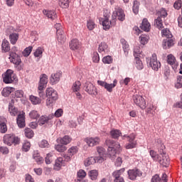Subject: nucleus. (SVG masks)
<instances>
[{"mask_svg": "<svg viewBox=\"0 0 182 182\" xmlns=\"http://www.w3.org/2000/svg\"><path fill=\"white\" fill-rule=\"evenodd\" d=\"M65 166V161H63V158L59 157L58 159L55 160V170H60V167Z\"/></svg>", "mask_w": 182, "mask_h": 182, "instance_id": "nucleus-33", "label": "nucleus"}, {"mask_svg": "<svg viewBox=\"0 0 182 182\" xmlns=\"http://www.w3.org/2000/svg\"><path fill=\"white\" fill-rule=\"evenodd\" d=\"M167 63L169 65H175L176 64V57L173 55L172 54H169L168 55Z\"/></svg>", "mask_w": 182, "mask_h": 182, "instance_id": "nucleus-57", "label": "nucleus"}, {"mask_svg": "<svg viewBox=\"0 0 182 182\" xmlns=\"http://www.w3.org/2000/svg\"><path fill=\"white\" fill-rule=\"evenodd\" d=\"M151 182H167V175L163 173L161 178H160V176L158 174H156L152 177Z\"/></svg>", "mask_w": 182, "mask_h": 182, "instance_id": "nucleus-25", "label": "nucleus"}, {"mask_svg": "<svg viewBox=\"0 0 182 182\" xmlns=\"http://www.w3.org/2000/svg\"><path fill=\"white\" fill-rule=\"evenodd\" d=\"M162 46L164 49H168L171 48V46H174V41L171 38H166L163 41Z\"/></svg>", "mask_w": 182, "mask_h": 182, "instance_id": "nucleus-27", "label": "nucleus"}, {"mask_svg": "<svg viewBox=\"0 0 182 182\" xmlns=\"http://www.w3.org/2000/svg\"><path fill=\"white\" fill-rule=\"evenodd\" d=\"M110 133L112 139H117L122 135V132L118 129L112 130Z\"/></svg>", "mask_w": 182, "mask_h": 182, "instance_id": "nucleus-49", "label": "nucleus"}, {"mask_svg": "<svg viewBox=\"0 0 182 182\" xmlns=\"http://www.w3.org/2000/svg\"><path fill=\"white\" fill-rule=\"evenodd\" d=\"M1 50L4 53L6 52H9L11 50V46L9 44V41L6 39H4L1 43Z\"/></svg>", "mask_w": 182, "mask_h": 182, "instance_id": "nucleus-28", "label": "nucleus"}, {"mask_svg": "<svg viewBox=\"0 0 182 182\" xmlns=\"http://www.w3.org/2000/svg\"><path fill=\"white\" fill-rule=\"evenodd\" d=\"M135 61H136V68L138 69V70H141L143 69V63L141 60H140V58L139 57L135 58Z\"/></svg>", "mask_w": 182, "mask_h": 182, "instance_id": "nucleus-52", "label": "nucleus"}, {"mask_svg": "<svg viewBox=\"0 0 182 182\" xmlns=\"http://www.w3.org/2000/svg\"><path fill=\"white\" fill-rule=\"evenodd\" d=\"M122 139L129 141V144L126 145V149H134L136 147V144H137V142L135 141L136 134L133 133L129 135L125 134L122 136Z\"/></svg>", "mask_w": 182, "mask_h": 182, "instance_id": "nucleus-5", "label": "nucleus"}, {"mask_svg": "<svg viewBox=\"0 0 182 182\" xmlns=\"http://www.w3.org/2000/svg\"><path fill=\"white\" fill-rule=\"evenodd\" d=\"M105 143L108 146L107 155L111 158V160H113L116 157V154L120 152V144L114 142L112 139H107Z\"/></svg>", "mask_w": 182, "mask_h": 182, "instance_id": "nucleus-2", "label": "nucleus"}, {"mask_svg": "<svg viewBox=\"0 0 182 182\" xmlns=\"http://www.w3.org/2000/svg\"><path fill=\"white\" fill-rule=\"evenodd\" d=\"M114 16H117L118 21L123 22L126 19V14H124V11L122 9H117V11L113 13Z\"/></svg>", "mask_w": 182, "mask_h": 182, "instance_id": "nucleus-19", "label": "nucleus"}, {"mask_svg": "<svg viewBox=\"0 0 182 182\" xmlns=\"http://www.w3.org/2000/svg\"><path fill=\"white\" fill-rule=\"evenodd\" d=\"M48 85V75L43 74L40 77V81L38 82V90H43Z\"/></svg>", "mask_w": 182, "mask_h": 182, "instance_id": "nucleus-15", "label": "nucleus"}, {"mask_svg": "<svg viewBox=\"0 0 182 182\" xmlns=\"http://www.w3.org/2000/svg\"><path fill=\"white\" fill-rule=\"evenodd\" d=\"M88 177L92 181L97 180V177H99V171L96 169L90 171L88 172Z\"/></svg>", "mask_w": 182, "mask_h": 182, "instance_id": "nucleus-31", "label": "nucleus"}, {"mask_svg": "<svg viewBox=\"0 0 182 182\" xmlns=\"http://www.w3.org/2000/svg\"><path fill=\"white\" fill-rule=\"evenodd\" d=\"M97 84L100 86L105 87V89H106V90L109 93H112L113 92V89H114L117 85V80H114L113 83L112 84H109L105 81L98 80Z\"/></svg>", "mask_w": 182, "mask_h": 182, "instance_id": "nucleus-8", "label": "nucleus"}, {"mask_svg": "<svg viewBox=\"0 0 182 182\" xmlns=\"http://www.w3.org/2000/svg\"><path fill=\"white\" fill-rule=\"evenodd\" d=\"M79 48H80V43H79V40L76 38L71 40L70 42V48L71 50H76L79 49Z\"/></svg>", "mask_w": 182, "mask_h": 182, "instance_id": "nucleus-26", "label": "nucleus"}, {"mask_svg": "<svg viewBox=\"0 0 182 182\" xmlns=\"http://www.w3.org/2000/svg\"><path fill=\"white\" fill-rule=\"evenodd\" d=\"M159 18H166L167 16V11L164 9H161L158 12Z\"/></svg>", "mask_w": 182, "mask_h": 182, "instance_id": "nucleus-60", "label": "nucleus"}, {"mask_svg": "<svg viewBox=\"0 0 182 182\" xmlns=\"http://www.w3.org/2000/svg\"><path fill=\"white\" fill-rule=\"evenodd\" d=\"M87 27L89 31H93L96 28V23L94 22L93 20L89 19L87 21Z\"/></svg>", "mask_w": 182, "mask_h": 182, "instance_id": "nucleus-42", "label": "nucleus"}, {"mask_svg": "<svg viewBox=\"0 0 182 182\" xmlns=\"http://www.w3.org/2000/svg\"><path fill=\"white\" fill-rule=\"evenodd\" d=\"M9 56V59L11 63H14L16 65H21V57L16 54V53L10 52Z\"/></svg>", "mask_w": 182, "mask_h": 182, "instance_id": "nucleus-17", "label": "nucleus"}, {"mask_svg": "<svg viewBox=\"0 0 182 182\" xmlns=\"http://www.w3.org/2000/svg\"><path fill=\"white\" fill-rule=\"evenodd\" d=\"M70 141H72V138H70L68 135H65L64 137H63L60 139V144H64V146L69 144V143H70Z\"/></svg>", "mask_w": 182, "mask_h": 182, "instance_id": "nucleus-39", "label": "nucleus"}, {"mask_svg": "<svg viewBox=\"0 0 182 182\" xmlns=\"http://www.w3.org/2000/svg\"><path fill=\"white\" fill-rule=\"evenodd\" d=\"M77 175L78 178H85V177H86L87 176V173L86 171H85V170L80 169L78 171Z\"/></svg>", "mask_w": 182, "mask_h": 182, "instance_id": "nucleus-62", "label": "nucleus"}, {"mask_svg": "<svg viewBox=\"0 0 182 182\" xmlns=\"http://www.w3.org/2000/svg\"><path fill=\"white\" fill-rule=\"evenodd\" d=\"M3 141L7 146H12V144L16 146L21 143V138L16 136L15 134H7L4 136Z\"/></svg>", "mask_w": 182, "mask_h": 182, "instance_id": "nucleus-3", "label": "nucleus"}, {"mask_svg": "<svg viewBox=\"0 0 182 182\" xmlns=\"http://www.w3.org/2000/svg\"><path fill=\"white\" fill-rule=\"evenodd\" d=\"M57 39L60 43H65L66 42V34H65L63 30H58Z\"/></svg>", "mask_w": 182, "mask_h": 182, "instance_id": "nucleus-23", "label": "nucleus"}, {"mask_svg": "<svg viewBox=\"0 0 182 182\" xmlns=\"http://www.w3.org/2000/svg\"><path fill=\"white\" fill-rule=\"evenodd\" d=\"M102 62L105 64L110 65L113 62V58L110 55H107L102 58Z\"/></svg>", "mask_w": 182, "mask_h": 182, "instance_id": "nucleus-56", "label": "nucleus"}, {"mask_svg": "<svg viewBox=\"0 0 182 182\" xmlns=\"http://www.w3.org/2000/svg\"><path fill=\"white\" fill-rule=\"evenodd\" d=\"M175 87H176V89H181L182 87V76L181 75H178L177 77L176 82L175 83Z\"/></svg>", "mask_w": 182, "mask_h": 182, "instance_id": "nucleus-54", "label": "nucleus"}, {"mask_svg": "<svg viewBox=\"0 0 182 182\" xmlns=\"http://www.w3.org/2000/svg\"><path fill=\"white\" fill-rule=\"evenodd\" d=\"M80 86H82V83L80 81H75L73 85V91L79 92L80 90Z\"/></svg>", "mask_w": 182, "mask_h": 182, "instance_id": "nucleus-46", "label": "nucleus"}, {"mask_svg": "<svg viewBox=\"0 0 182 182\" xmlns=\"http://www.w3.org/2000/svg\"><path fill=\"white\" fill-rule=\"evenodd\" d=\"M14 91H15V88L11 87H6L3 89L1 92V95L2 96H4V97H8V96L11 95V92Z\"/></svg>", "mask_w": 182, "mask_h": 182, "instance_id": "nucleus-34", "label": "nucleus"}, {"mask_svg": "<svg viewBox=\"0 0 182 182\" xmlns=\"http://www.w3.org/2000/svg\"><path fill=\"white\" fill-rule=\"evenodd\" d=\"M156 109L157 107L154 106L151 102H149L146 109V113L148 114H151L152 116H154V114H156L155 110H156Z\"/></svg>", "mask_w": 182, "mask_h": 182, "instance_id": "nucleus-30", "label": "nucleus"}, {"mask_svg": "<svg viewBox=\"0 0 182 182\" xmlns=\"http://www.w3.org/2000/svg\"><path fill=\"white\" fill-rule=\"evenodd\" d=\"M23 151H29L31 150V142L25 141L22 146Z\"/></svg>", "mask_w": 182, "mask_h": 182, "instance_id": "nucleus-53", "label": "nucleus"}, {"mask_svg": "<svg viewBox=\"0 0 182 182\" xmlns=\"http://www.w3.org/2000/svg\"><path fill=\"white\" fill-rule=\"evenodd\" d=\"M85 141L90 147H94V146H97L100 143V138L95 137H87L85 139Z\"/></svg>", "mask_w": 182, "mask_h": 182, "instance_id": "nucleus-14", "label": "nucleus"}, {"mask_svg": "<svg viewBox=\"0 0 182 182\" xmlns=\"http://www.w3.org/2000/svg\"><path fill=\"white\" fill-rule=\"evenodd\" d=\"M149 39H150L149 36L145 34H142L139 37L140 43H141V45H146V43H148Z\"/></svg>", "mask_w": 182, "mask_h": 182, "instance_id": "nucleus-41", "label": "nucleus"}, {"mask_svg": "<svg viewBox=\"0 0 182 182\" xmlns=\"http://www.w3.org/2000/svg\"><path fill=\"white\" fill-rule=\"evenodd\" d=\"M120 42L122 45V48L124 49V52H127V53H129V43H127V41H126V40H124V38H122L120 40Z\"/></svg>", "mask_w": 182, "mask_h": 182, "instance_id": "nucleus-44", "label": "nucleus"}, {"mask_svg": "<svg viewBox=\"0 0 182 182\" xmlns=\"http://www.w3.org/2000/svg\"><path fill=\"white\" fill-rule=\"evenodd\" d=\"M8 132V127L6 124H0V133H6Z\"/></svg>", "mask_w": 182, "mask_h": 182, "instance_id": "nucleus-64", "label": "nucleus"}, {"mask_svg": "<svg viewBox=\"0 0 182 182\" xmlns=\"http://www.w3.org/2000/svg\"><path fill=\"white\" fill-rule=\"evenodd\" d=\"M61 77H62L61 72H58L52 74L50 77V85H56V83L59 82V81L60 80Z\"/></svg>", "mask_w": 182, "mask_h": 182, "instance_id": "nucleus-18", "label": "nucleus"}, {"mask_svg": "<svg viewBox=\"0 0 182 182\" xmlns=\"http://www.w3.org/2000/svg\"><path fill=\"white\" fill-rule=\"evenodd\" d=\"M43 14L46 16L48 19L50 21H55L56 18H58V15H56V12L53 10H43Z\"/></svg>", "mask_w": 182, "mask_h": 182, "instance_id": "nucleus-21", "label": "nucleus"}, {"mask_svg": "<svg viewBox=\"0 0 182 182\" xmlns=\"http://www.w3.org/2000/svg\"><path fill=\"white\" fill-rule=\"evenodd\" d=\"M9 112L11 116H18L19 111L16 107H15L12 104L9 105Z\"/></svg>", "mask_w": 182, "mask_h": 182, "instance_id": "nucleus-36", "label": "nucleus"}, {"mask_svg": "<svg viewBox=\"0 0 182 182\" xmlns=\"http://www.w3.org/2000/svg\"><path fill=\"white\" fill-rule=\"evenodd\" d=\"M77 151H79V148H77V146H71L68 150V154L64 155L65 161H70V160H72V157H73L75 154H77Z\"/></svg>", "mask_w": 182, "mask_h": 182, "instance_id": "nucleus-10", "label": "nucleus"}, {"mask_svg": "<svg viewBox=\"0 0 182 182\" xmlns=\"http://www.w3.org/2000/svg\"><path fill=\"white\" fill-rule=\"evenodd\" d=\"M128 177L129 180H136L137 177H141L143 173L139 169H129L128 171Z\"/></svg>", "mask_w": 182, "mask_h": 182, "instance_id": "nucleus-12", "label": "nucleus"}, {"mask_svg": "<svg viewBox=\"0 0 182 182\" xmlns=\"http://www.w3.org/2000/svg\"><path fill=\"white\" fill-rule=\"evenodd\" d=\"M98 52L100 53H107L109 52V46L105 42L101 43L99 45Z\"/></svg>", "mask_w": 182, "mask_h": 182, "instance_id": "nucleus-29", "label": "nucleus"}, {"mask_svg": "<svg viewBox=\"0 0 182 182\" xmlns=\"http://www.w3.org/2000/svg\"><path fill=\"white\" fill-rule=\"evenodd\" d=\"M41 115L39 114V112H38V111L36 110H32L30 113H29V117L31 119H39V117Z\"/></svg>", "mask_w": 182, "mask_h": 182, "instance_id": "nucleus-51", "label": "nucleus"}, {"mask_svg": "<svg viewBox=\"0 0 182 182\" xmlns=\"http://www.w3.org/2000/svg\"><path fill=\"white\" fill-rule=\"evenodd\" d=\"M97 160V157L91 156L90 158H87L85 161L84 164H85V167H88V166H90L92 164H95V163H96Z\"/></svg>", "mask_w": 182, "mask_h": 182, "instance_id": "nucleus-35", "label": "nucleus"}, {"mask_svg": "<svg viewBox=\"0 0 182 182\" xmlns=\"http://www.w3.org/2000/svg\"><path fill=\"white\" fill-rule=\"evenodd\" d=\"M163 38H171L173 35L170 33V30L165 28L161 31Z\"/></svg>", "mask_w": 182, "mask_h": 182, "instance_id": "nucleus-47", "label": "nucleus"}, {"mask_svg": "<svg viewBox=\"0 0 182 182\" xmlns=\"http://www.w3.org/2000/svg\"><path fill=\"white\" fill-rule=\"evenodd\" d=\"M97 151L99 156L97 157L98 163H102L106 160V149L102 146L97 147Z\"/></svg>", "mask_w": 182, "mask_h": 182, "instance_id": "nucleus-13", "label": "nucleus"}, {"mask_svg": "<svg viewBox=\"0 0 182 182\" xmlns=\"http://www.w3.org/2000/svg\"><path fill=\"white\" fill-rule=\"evenodd\" d=\"M16 79V76L14 74V70H7L3 75V82L6 84L12 83Z\"/></svg>", "mask_w": 182, "mask_h": 182, "instance_id": "nucleus-6", "label": "nucleus"}, {"mask_svg": "<svg viewBox=\"0 0 182 182\" xmlns=\"http://www.w3.org/2000/svg\"><path fill=\"white\" fill-rule=\"evenodd\" d=\"M69 2H70V0H59L58 4L61 8L66 9L69 7Z\"/></svg>", "mask_w": 182, "mask_h": 182, "instance_id": "nucleus-45", "label": "nucleus"}, {"mask_svg": "<svg viewBox=\"0 0 182 182\" xmlns=\"http://www.w3.org/2000/svg\"><path fill=\"white\" fill-rule=\"evenodd\" d=\"M140 6V2L138 1H134V6L132 7V11L135 15H137L139 14V8Z\"/></svg>", "mask_w": 182, "mask_h": 182, "instance_id": "nucleus-50", "label": "nucleus"}, {"mask_svg": "<svg viewBox=\"0 0 182 182\" xmlns=\"http://www.w3.org/2000/svg\"><path fill=\"white\" fill-rule=\"evenodd\" d=\"M111 25H112V21H109V18L107 17H105L102 21L103 29H105V31H107L108 29H110Z\"/></svg>", "mask_w": 182, "mask_h": 182, "instance_id": "nucleus-37", "label": "nucleus"}, {"mask_svg": "<svg viewBox=\"0 0 182 182\" xmlns=\"http://www.w3.org/2000/svg\"><path fill=\"white\" fill-rule=\"evenodd\" d=\"M55 116L53 114H50L48 116H41L38 119V123L40 126H43L46 123H48L49 120H52Z\"/></svg>", "mask_w": 182, "mask_h": 182, "instance_id": "nucleus-22", "label": "nucleus"}, {"mask_svg": "<svg viewBox=\"0 0 182 182\" xmlns=\"http://www.w3.org/2000/svg\"><path fill=\"white\" fill-rule=\"evenodd\" d=\"M30 100L33 103V105H41V103L42 102V100L33 95L30 96Z\"/></svg>", "mask_w": 182, "mask_h": 182, "instance_id": "nucleus-43", "label": "nucleus"}, {"mask_svg": "<svg viewBox=\"0 0 182 182\" xmlns=\"http://www.w3.org/2000/svg\"><path fill=\"white\" fill-rule=\"evenodd\" d=\"M84 90L91 96H97V88L92 82H85Z\"/></svg>", "mask_w": 182, "mask_h": 182, "instance_id": "nucleus-9", "label": "nucleus"}, {"mask_svg": "<svg viewBox=\"0 0 182 182\" xmlns=\"http://www.w3.org/2000/svg\"><path fill=\"white\" fill-rule=\"evenodd\" d=\"M148 63L150 68H151V69L156 72H157V70L161 68V63L157 60V55L154 53L150 57Z\"/></svg>", "mask_w": 182, "mask_h": 182, "instance_id": "nucleus-4", "label": "nucleus"}, {"mask_svg": "<svg viewBox=\"0 0 182 182\" xmlns=\"http://www.w3.org/2000/svg\"><path fill=\"white\" fill-rule=\"evenodd\" d=\"M46 96L54 100L58 99V92L53 87H48L46 90Z\"/></svg>", "mask_w": 182, "mask_h": 182, "instance_id": "nucleus-16", "label": "nucleus"}, {"mask_svg": "<svg viewBox=\"0 0 182 182\" xmlns=\"http://www.w3.org/2000/svg\"><path fill=\"white\" fill-rule=\"evenodd\" d=\"M9 38L11 45H15L16 42H18V40L19 39V34L16 33H10Z\"/></svg>", "mask_w": 182, "mask_h": 182, "instance_id": "nucleus-32", "label": "nucleus"}, {"mask_svg": "<svg viewBox=\"0 0 182 182\" xmlns=\"http://www.w3.org/2000/svg\"><path fill=\"white\" fill-rule=\"evenodd\" d=\"M149 154L154 161H157V160H159V157L160 156V154H157L154 150L149 151Z\"/></svg>", "mask_w": 182, "mask_h": 182, "instance_id": "nucleus-55", "label": "nucleus"}, {"mask_svg": "<svg viewBox=\"0 0 182 182\" xmlns=\"http://www.w3.org/2000/svg\"><path fill=\"white\" fill-rule=\"evenodd\" d=\"M24 135L26 137H27V139H32V137H33L35 135V133L32 129H31V128H26L24 129Z\"/></svg>", "mask_w": 182, "mask_h": 182, "instance_id": "nucleus-38", "label": "nucleus"}, {"mask_svg": "<svg viewBox=\"0 0 182 182\" xmlns=\"http://www.w3.org/2000/svg\"><path fill=\"white\" fill-rule=\"evenodd\" d=\"M133 102L135 103L140 109H146V100L143 98V96L140 95H134L132 97Z\"/></svg>", "mask_w": 182, "mask_h": 182, "instance_id": "nucleus-7", "label": "nucleus"}, {"mask_svg": "<svg viewBox=\"0 0 182 182\" xmlns=\"http://www.w3.org/2000/svg\"><path fill=\"white\" fill-rule=\"evenodd\" d=\"M33 47L29 46L23 51V56L28 57L29 55H31V52H32Z\"/></svg>", "mask_w": 182, "mask_h": 182, "instance_id": "nucleus-61", "label": "nucleus"}, {"mask_svg": "<svg viewBox=\"0 0 182 182\" xmlns=\"http://www.w3.org/2000/svg\"><path fill=\"white\" fill-rule=\"evenodd\" d=\"M140 53H141V51H140V47L136 46L134 48V58H139L140 56Z\"/></svg>", "mask_w": 182, "mask_h": 182, "instance_id": "nucleus-63", "label": "nucleus"}, {"mask_svg": "<svg viewBox=\"0 0 182 182\" xmlns=\"http://www.w3.org/2000/svg\"><path fill=\"white\" fill-rule=\"evenodd\" d=\"M38 146L41 149H49V147H50V144L46 139H43L40 141Z\"/></svg>", "mask_w": 182, "mask_h": 182, "instance_id": "nucleus-40", "label": "nucleus"}, {"mask_svg": "<svg viewBox=\"0 0 182 182\" xmlns=\"http://www.w3.org/2000/svg\"><path fill=\"white\" fill-rule=\"evenodd\" d=\"M55 149L59 153H63L64 151H66L68 148L65 145L57 144L55 146Z\"/></svg>", "mask_w": 182, "mask_h": 182, "instance_id": "nucleus-48", "label": "nucleus"}, {"mask_svg": "<svg viewBox=\"0 0 182 182\" xmlns=\"http://www.w3.org/2000/svg\"><path fill=\"white\" fill-rule=\"evenodd\" d=\"M124 171H126L124 168L114 171L112 173V176L114 178V182H124V178L120 176L123 173H124Z\"/></svg>", "mask_w": 182, "mask_h": 182, "instance_id": "nucleus-11", "label": "nucleus"}, {"mask_svg": "<svg viewBox=\"0 0 182 182\" xmlns=\"http://www.w3.org/2000/svg\"><path fill=\"white\" fill-rule=\"evenodd\" d=\"M157 147L159 156L156 161H159V164L164 167H168L170 166V158H168V155L166 153V146L163 144L161 139L157 140Z\"/></svg>", "mask_w": 182, "mask_h": 182, "instance_id": "nucleus-1", "label": "nucleus"}, {"mask_svg": "<svg viewBox=\"0 0 182 182\" xmlns=\"http://www.w3.org/2000/svg\"><path fill=\"white\" fill-rule=\"evenodd\" d=\"M42 53H43V50L42 49V48L38 47L36 52H34V56L36 58H42Z\"/></svg>", "mask_w": 182, "mask_h": 182, "instance_id": "nucleus-59", "label": "nucleus"}, {"mask_svg": "<svg viewBox=\"0 0 182 182\" xmlns=\"http://www.w3.org/2000/svg\"><path fill=\"white\" fill-rule=\"evenodd\" d=\"M140 28L141 29H142V31H144L145 32L150 31L151 26L150 25V23L149 22V20H147V18L143 19L141 25L140 26Z\"/></svg>", "mask_w": 182, "mask_h": 182, "instance_id": "nucleus-24", "label": "nucleus"}, {"mask_svg": "<svg viewBox=\"0 0 182 182\" xmlns=\"http://www.w3.org/2000/svg\"><path fill=\"white\" fill-rule=\"evenodd\" d=\"M16 123L20 129H23L26 124L25 123V114H19L16 118Z\"/></svg>", "mask_w": 182, "mask_h": 182, "instance_id": "nucleus-20", "label": "nucleus"}, {"mask_svg": "<svg viewBox=\"0 0 182 182\" xmlns=\"http://www.w3.org/2000/svg\"><path fill=\"white\" fill-rule=\"evenodd\" d=\"M155 23L156 24L157 28H159V29H163V20H161V17H158L155 20Z\"/></svg>", "mask_w": 182, "mask_h": 182, "instance_id": "nucleus-58", "label": "nucleus"}]
</instances>
